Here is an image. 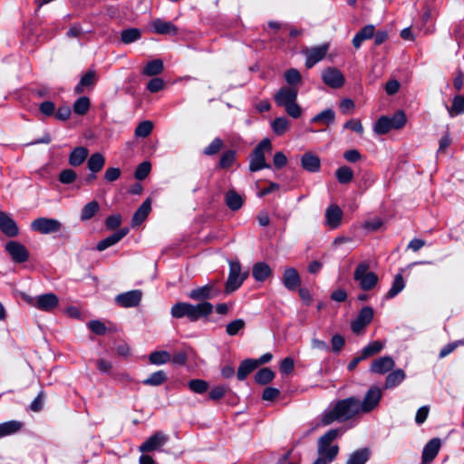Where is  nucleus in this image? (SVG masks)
Segmentation results:
<instances>
[{
    "label": "nucleus",
    "instance_id": "f257e3e1",
    "mask_svg": "<svg viewBox=\"0 0 464 464\" xmlns=\"http://www.w3.org/2000/svg\"><path fill=\"white\" fill-rule=\"evenodd\" d=\"M362 414L358 399L354 396L337 401L332 408L325 410L321 418V424L328 426L334 421H346Z\"/></svg>",
    "mask_w": 464,
    "mask_h": 464
},
{
    "label": "nucleus",
    "instance_id": "f03ea898",
    "mask_svg": "<svg viewBox=\"0 0 464 464\" xmlns=\"http://www.w3.org/2000/svg\"><path fill=\"white\" fill-rule=\"evenodd\" d=\"M213 311V305L209 302H202L198 304L179 302L170 310L174 318L187 317L190 322H196L201 317H208Z\"/></svg>",
    "mask_w": 464,
    "mask_h": 464
},
{
    "label": "nucleus",
    "instance_id": "7ed1b4c3",
    "mask_svg": "<svg viewBox=\"0 0 464 464\" xmlns=\"http://www.w3.org/2000/svg\"><path fill=\"white\" fill-rule=\"evenodd\" d=\"M341 433L340 429H332L319 438L317 449L319 457L313 464H329L335 459L339 452V447L336 444H332V442Z\"/></svg>",
    "mask_w": 464,
    "mask_h": 464
},
{
    "label": "nucleus",
    "instance_id": "20e7f679",
    "mask_svg": "<svg viewBox=\"0 0 464 464\" xmlns=\"http://www.w3.org/2000/svg\"><path fill=\"white\" fill-rule=\"evenodd\" d=\"M297 87H281L274 95V101L279 107L293 119H298L302 115V108L297 103Z\"/></svg>",
    "mask_w": 464,
    "mask_h": 464
},
{
    "label": "nucleus",
    "instance_id": "39448f33",
    "mask_svg": "<svg viewBox=\"0 0 464 464\" xmlns=\"http://www.w3.org/2000/svg\"><path fill=\"white\" fill-rule=\"evenodd\" d=\"M405 123V113L402 111H397L392 117H380L374 124L373 130L375 133L382 135L389 132L392 129H401Z\"/></svg>",
    "mask_w": 464,
    "mask_h": 464
},
{
    "label": "nucleus",
    "instance_id": "423d86ee",
    "mask_svg": "<svg viewBox=\"0 0 464 464\" xmlns=\"http://www.w3.org/2000/svg\"><path fill=\"white\" fill-rule=\"evenodd\" d=\"M21 296L29 305L44 312L53 311L59 304V298L53 293H46L36 296L22 293Z\"/></svg>",
    "mask_w": 464,
    "mask_h": 464
},
{
    "label": "nucleus",
    "instance_id": "0eeeda50",
    "mask_svg": "<svg viewBox=\"0 0 464 464\" xmlns=\"http://www.w3.org/2000/svg\"><path fill=\"white\" fill-rule=\"evenodd\" d=\"M370 266L367 262H361L353 272V278L364 291L372 290L378 283V276L369 271Z\"/></svg>",
    "mask_w": 464,
    "mask_h": 464
},
{
    "label": "nucleus",
    "instance_id": "6e6552de",
    "mask_svg": "<svg viewBox=\"0 0 464 464\" xmlns=\"http://www.w3.org/2000/svg\"><path fill=\"white\" fill-rule=\"evenodd\" d=\"M272 150L271 141L268 139H264L254 150L250 156L249 170L256 172L263 169H270V165L266 163L265 158V151Z\"/></svg>",
    "mask_w": 464,
    "mask_h": 464
},
{
    "label": "nucleus",
    "instance_id": "1a4fd4ad",
    "mask_svg": "<svg viewBox=\"0 0 464 464\" xmlns=\"http://www.w3.org/2000/svg\"><path fill=\"white\" fill-rule=\"evenodd\" d=\"M382 398V391L378 386H371L362 401L358 399V406L362 414L370 413L380 404Z\"/></svg>",
    "mask_w": 464,
    "mask_h": 464
},
{
    "label": "nucleus",
    "instance_id": "9d476101",
    "mask_svg": "<svg viewBox=\"0 0 464 464\" xmlns=\"http://www.w3.org/2000/svg\"><path fill=\"white\" fill-rule=\"evenodd\" d=\"M247 276L248 272H241V265L238 261H230L229 275L226 283V293L229 294L238 289Z\"/></svg>",
    "mask_w": 464,
    "mask_h": 464
},
{
    "label": "nucleus",
    "instance_id": "9b49d317",
    "mask_svg": "<svg viewBox=\"0 0 464 464\" xmlns=\"http://www.w3.org/2000/svg\"><path fill=\"white\" fill-rule=\"evenodd\" d=\"M63 227V224L51 218H38L31 223V229L40 234L47 235L57 233Z\"/></svg>",
    "mask_w": 464,
    "mask_h": 464
},
{
    "label": "nucleus",
    "instance_id": "f8f14e48",
    "mask_svg": "<svg viewBox=\"0 0 464 464\" xmlns=\"http://www.w3.org/2000/svg\"><path fill=\"white\" fill-rule=\"evenodd\" d=\"M220 290L216 282H211L201 287L193 289L189 292L188 297L194 301L207 302L208 299L216 297Z\"/></svg>",
    "mask_w": 464,
    "mask_h": 464
},
{
    "label": "nucleus",
    "instance_id": "ddd939ff",
    "mask_svg": "<svg viewBox=\"0 0 464 464\" xmlns=\"http://www.w3.org/2000/svg\"><path fill=\"white\" fill-rule=\"evenodd\" d=\"M373 318V309L370 306H364L359 312L357 317L352 322L351 329L356 334H361L366 325H368Z\"/></svg>",
    "mask_w": 464,
    "mask_h": 464
},
{
    "label": "nucleus",
    "instance_id": "4468645a",
    "mask_svg": "<svg viewBox=\"0 0 464 464\" xmlns=\"http://www.w3.org/2000/svg\"><path fill=\"white\" fill-rule=\"evenodd\" d=\"M169 439V436L164 432L157 431L140 446V451L150 452L160 450L168 442Z\"/></svg>",
    "mask_w": 464,
    "mask_h": 464
},
{
    "label": "nucleus",
    "instance_id": "2eb2a0df",
    "mask_svg": "<svg viewBox=\"0 0 464 464\" xmlns=\"http://www.w3.org/2000/svg\"><path fill=\"white\" fill-rule=\"evenodd\" d=\"M142 298L141 290H130L125 293H121L115 297V302L121 307L130 308L136 307L140 304Z\"/></svg>",
    "mask_w": 464,
    "mask_h": 464
},
{
    "label": "nucleus",
    "instance_id": "dca6fc26",
    "mask_svg": "<svg viewBox=\"0 0 464 464\" xmlns=\"http://www.w3.org/2000/svg\"><path fill=\"white\" fill-rule=\"evenodd\" d=\"M323 82L329 87L338 89L344 84L343 73L336 68L329 67L322 73Z\"/></svg>",
    "mask_w": 464,
    "mask_h": 464
},
{
    "label": "nucleus",
    "instance_id": "f3484780",
    "mask_svg": "<svg viewBox=\"0 0 464 464\" xmlns=\"http://www.w3.org/2000/svg\"><path fill=\"white\" fill-rule=\"evenodd\" d=\"M5 250L16 263H24L29 257V253L25 246L16 241H9L5 245Z\"/></svg>",
    "mask_w": 464,
    "mask_h": 464
},
{
    "label": "nucleus",
    "instance_id": "a211bd4d",
    "mask_svg": "<svg viewBox=\"0 0 464 464\" xmlns=\"http://www.w3.org/2000/svg\"><path fill=\"white\" fill-rule=\"evenodd\" d=\"M329 49L328 44H322L318 46L312 47L305 51L306 61L305 66L307 68H312L318 62L323 60L326 55Z\"/></svg>",
    "mask_w": 464,
    "mask_h": 464
},
{
    "label": "nucleus",
    "instance_id": "6ab92c4d",
    "mask_svg": "<svg viewBox=\"0 0 464 464\" xmlns=\"http://www.w3.org/2000/svg\"><path fill=\"white\" fill-rule=\"evenodd\" d=\"M441 448V440L439 438H433L424 446L421 455L422 464L430 463L438 455Z\"/></svg>",
    "mask_w": 464,
    "mask_h": 464
},
{
    "label": "nucleus",
    "instance_id": "aec40b11",
    "mask_svg": "<svg viewBox=\"0 0 464 464\" xmlns=\"http://www.w3.org/2000/svg\"><path fill=\"white\" fill-rule=\"evenodd\" d=\"M282 282L287 290H296L301 285V278L297 270L294 267L286 268L284 271Z\"/></svg>",
    "mask_w": 464,
    "mask_h": 464
},
{
    "label": "nucleus",
    "instance_id": "412c9836",
    "mask_svg": "<svg viewBox=\"0 0 464 464\" xmlns=\"http://www.w3.org/2000/svg\"><path fill=\"white\" fill-rule=\"evenodd\" d=\"M394 360L391 356H382L374 360L370 367L372 372L384 374L393 369Z\"/></svg>",
    "mask_w": 464,
    "mask_h": 464
},
{
    "label": "nucleus",
    "instance_id": "4be33fe9",
    "mask_svg": "<svg viewBox=\"0 0 464 464\" xmlns=\"http://www.w3.org/2000/svg\"><path fill=\"white\" fill-rule=\"evenodd\" d=\"M324 216L326 225L334 229L341 225L343 210L336 204H332L326 208Z\"/></svg>",
    "mask_w": 464,
    "mask_h": 464
},
{
    "label": "nucleus",
    "instance_id": "5701e85b",
    "mask_svg": "<svg viewBox=\"0 0 464 464\" xmlns=\"http://www.w3.org/2000/svg\"><path fill=\"white\" fill-rule=\"evenodd\" d=\"M151 26L153 32L158 34L176 35L179 32L178 27L174 24L160 18L154 19L151 22Z\"/></svg>",
    "mask_w": 464,
    "mask_h": 464
},
{
    "label": "nucleus",
    "instance_id": "b1692460",
    "mask_svg": "<svg viewBox=\"0 0 464 464\" xmlns=\"http://www.w3.org/2000/svg\"><path fill=\"white\" fill-rule=\"evenodd\" d=\"M0 230L8 237L18 235V227L14 220L2 211H0Z\"/></svg>",
    "mask_w": 464,
    "mask_h": 464
},
{
    "label": "nucleus",
    "instance_id": "393cba45",
    "mask_svg": "<svg viewBox=\"0 0 464 464\" xmlns=\"http://www.w3.org/2000/svg\"><path fill=\"white\" fill-rule=\"evenodd\" d=\"M129 232V229L127 227L121 228L115 232L114 234L107 237L106 238L101 240L97 244V250L98 251H103L107 249L108 247L114 246L117 244L120 240H121Z\"/></svg>",
    "mask_w": 464,
    "mask_h": 464
},
{
    "label": "nucleus",
    "instance_id": "a878e982",
    "mask_svg": "<svg viewBox=\"0 0 464 464\" xmlns=\"http://www.w3.org/2000/svg\"><path fill=\"white\" fill-rule=\"evenodd\" d=\"M151 210V201L150 198H147L135 211L131 224L132 227L140 226L148 217Z\"/></svg>",
    "mask_w": 464,
    "mask_h": 464
},
{
    "label": "nucleus",
    "instance_id": "bb28decb",
    "mask_svg": "<svg viewBox=\"0 0 464 464\" xmlns=\"http://www.w3.org/2000/svg\"><path fill=\"white\" fill-rule=\"evenodd\" d=\"M301 165L309 172H317L320 169L321 160L317 156L308 152L302 156Z\"/></svg>",
    "mask_w": 464,
    "mask_h": 464
},
{
    "label": "nucleus",
    "instance_id": "cd10ccee",
    "mask_svg": "<svg viewBox=\"0 0 464 464\" xmlns=\"http://www.w3.org/2000/svg\"><path fill=\"white\" fill-rule=\"evenodd\" d=\"M89 150L85 147H76L72 150L69 156V164L72 167L82 165L88 157Z\"/></svg>",
    "mask_w": 464,
    "mask_h": 464
},
{
    "label": "nucleus",
    "instance_id": "c85d7f7f",
    "mask_svg": "<svg viewBox=\"0 0 464 464\" xmlns=\"http://www.w3.org/2000/svg\"><path fill=\"white\" fill-rule=\"evenodd\" d=\"M272 271L270 266L265 262H258L254 265L252 275L256 281L263 282L267 279Z\"/></svg>",
    "mask_w": 464,
    "mask_h": 464
},
{
    "label": "nucleus",
    "instance_id": "c756f323",
    "mask_svg": "<svg viewBox=\"0 0 464 464\" xmlns=\"http://www.w3.org/2000/svg\"><path fill=\"white\" fill-rule=\"evenodd\" d=\"M258 366V362L253 359H246L244 360L237 370V379L239 381H243L246 378V376L251 373Z\"/></svg>",
    "mask_w": 464,
    "mask_h": 464
},
{
    "label": "nucleus",
    "instance_id": "7c9ffc66",
    "mask_svg": "<svg viewBox=\"0 0 464 464\" xmlns=\"http://www.w3.org/2000/svg\"><path fill=\"white\" fill-rule=\"evenodd\" d=\"M96 73L94 71H88L84 75L82 76L80 82L74 88V92L80 94L84 92L85 88L92 86L96 82Z\"/></svg>",
    "mask_w": 464,
    "mask_h": 464
},
{
    "label": "nucleus",
    "instance_id": "2f4dec72",
    "mask_svg": "<svg viewBox=\"0 0 464 464\" xmlns=\"http://www.w3.org/2000/svg\"><path fill=\"white\" fill-rule=\"evenodd\" d=\"M406 378V374L403 370L397 369L390 372L385 380L384 388L392 389L401 383Z\"/></svg>",
    "mask_w": 464,
    "mask_h": 464
},
{
    "label": "nucleus",
    "instance_id": "473e14b6",
    "mask_svg": "<svg viewBox=\"0 0 464 464\" xmlns=\"http://www.w3.org/2000/svg\"><path fill=\"white\" fill-rule=\"evenodd\" d=\"M100 210V205L96 200H92L85 204L81 211V221H88L92 218Z\"/></svg>",
    "mask_w": 464,
    "mask_h": 464
},
{
    "label": "nucleus",
    "instance_id": "72a5a7b5",
    "mask_svg": "<svg viewBox=\"0 0 464 464\" xmlns=\"http://www.w3.org/2000/svg\"><path fill=\"white\" fill-rule=\"evenodd\" d=\"M105 165V158L102 153L92 154L87 160V168L91 172H100Z\"/></svg>",
    "mask_w": 464,
    "mask_h": 464
},
{
    "label": "nucleus",
    "instance_id": "f704fd0d",
    "mask_svg": "<svg viewBox=\"0 0 464 464\" xmlns=\"http://www.w3.org/2000/svg\"><path fill=\"white\" fill-rule=\"evenodd\" d=\"M225 201L231 210H238L243 205L242 197L234 189H230L226 193Z\"/></svg>",
    "mask_w": 464,
    "mask_h": 464
},
{
    "label": "nucleus",
    "instance_id": "c9c22d12",
    "mask_svg": "<svg viewBox=\"0 0 464 464\" xmlns=\"http://www.w3.org/2000/svg\"><path fill=\"white\" fill-rule=\"evenodd\" d=\"M405 287V282L401 274H397L394 276L392 285L387 294L385 295L386 299H391L395 297L400 292H401Z\"/></svg>",
    "mask_w": 464,
    "mask_h": 464
},
{
    "label": "nucleus",
    "instance_id": "e433bc0d",
    "mask_svg": "<svg viewBox=\"0 0 464 464\" xmlns=\"http://www.w3.org/2000/svg\"><path fill=\"white\" fill-rule=\"evenodd\" d=\"M163 69V62L160 59H154L146 64L142 70V73L147 76H155L160 74Z\"/></svg>",
    "mask_w": 464,
    "mask_h": 464
},
{
    "label": "nucleus",
    "instance_id": "4c0bfd02",
    "mask_svg": "<svg viewBox=\"0 0 464 464\" xmlns=\"http://www.w3.org/2000/svg\"><path fill=\"white\" fill-rule=\"evenodd\" d=\"M370 458V450L368 449H361L351 454L346 464H365Z\"/></svg>",
    "mask_w": 464,
    "mask_h": 464
},
{
    "label": "nucleus",
    "instance_id": "58836bf2",
    "mask_svg": "<svg viewBox=\"0 0 464 464\" xmlns=\"http://www.w3.org/2000/svg\"><path fill=\"white\" fill-rule=\"evenodd\" d=\"M334 119L335 112L332 109H327L314 116L311 122L330 125L334 123Z\"/></svg>",
    "mask_w": 464,
    "mask_h": 464
},
{
    "label": "nucleus",
    "instance_id": "ea45409f",
    "mask_svg": "<svg viewBox=\"0 0 464 464\" xmlns=\"http://www.w3.org/2000/svg\"><path fill=\"white\" fill-rule=\"evenodd\" d=\"M166 380V372L162 370H160L151 373L147 379L143 380L142 383L148 386H159L165 382Z\"/></svg>",
    "mask_w": 464,
    "mask_h": 464
},
{
    "label": "nucleus",
    "instance_id": "a19ab883",
    "mask_svg": "<svg viewBox=\"0 0 464 464\" xmlns=\"http://www.w3.org/2000/svg\"><path fill=\"white\" fill-rule=\"evenodd\" d=\"M448 112L451 118L464 113V97L457 95L453 98L452 105L447 106Z\"/></svg>",
    "mask_w": 464,
    "mask_h": 464
},
{
    "label": "nucleus",
    "instance_id": "79ce46f5",
    "mask_svg": "<svg viewBox=\"0 0 464 464\" xmlns=\"http://www.w3.org/2000/svg\"><path fill=\"white\" fill-rule=\"evenodd\" d=\"M150 362L156 365H161L171 360V355L167 351H155L149 356Z\"/></svg>",
    "mask_w": 464,
    "mask_h": 464
},
{
    "label": "nucleus",
    "instance_id": "37998d69",
    "mask_svg": "<svg viewBox=\"0 0 464 464\" xmlns=\"http://www.w3.org/2000/svg\"><path fill=\"white\" fill-rule=\"evenodd\" d=\"M22 423L16 420L6 421L0 424V438L17 432Z\"/></svg>",
    "mask_w": 464,
    "mask_h": 464
},
{
    "label": "nucleus",
    "instance_id": "c03bdc74",
    "mask_svg": "<svg viewBox=\"0 0 464 464\" xmlns=\"http://www.w3.org/2000/svg\"><path fill=\"white\" fill-rule=\"evenodd\" d=\"M141 37V32L138 28H129L121 32V40L123 44H129L138 41Z\"/></svg>",
    "mask_w": 464,
    "mask_h": 464
},
{
    "label": "nucleus",
    "instance_id": "a18cd8bd",
    "mask_svg": "<svg viewBox=\"0 0 464 464\" xmlns=\"http://www.w3.org/2000/svg\"><path fill=\"white\" fill-rule=\"evenodd\" d=\"M335 176L339 183L347 184L353 179V171L348 166H342L337 169Z\"/></svg>",
    "mask_w": 464,
    "mask_h": 464
},
{
    "label": "nucleus",
    "instance_id": "49530a36",
    "mask_svg": "<svg viewBox=\"0 0 464 464\" xmlns=\"http://www.w3.org/2000/svg\"><path fill=\"white\" fill-rule=\"evenodd\" d=\"M91 106L90 99L87 96L78 98L73 103V111L78 115H85Z\"/></svg>",
    "mask_w": 464,
    "mask_h": 464
},
{
    "label": "nucleus",
    "instance_id": "de8ad7c7",
    "mask_svg": "<svg viewBox=\"0 0 464 464\" xmlns=\"http://www.w3.org/2000/svg\"><path fill=\"white\" fill-rule=\"evenodd\" d=\"M275 377V372L270 368H262L255 375V381L258 384H267Z\"/></svg>",
    "mask_w": 464,
    "mask_h": 464
},
{
    "label": "nucleus",
    "instance_id": "09e8293b",
    "mask_svg": "<svg viewBox=\"0 0 464 464\" xmlns=\"http://www.w3.org/2000/svg\"><path fill=\"white\" fill-rule=\"evenodd\" d=\"M246 327V322L239 318L236 319L226 325V332L229 336L239 334Z\"/></svg>",
    "mask_w": 464,
    "mask_h": 464
},
{
    "label": "nucleus",
    "instance_id": "8fccbe9b",
    "mask_svg": "<svg viewBox=\"0 0 464 464\" xmlns=\"http://www.w3.org/2000/svg\"><path fill=\"white\" fill-rule=\"evenodd\" d=\"M271 126L276 134L282 135L287 130L289 121L285 117H278L273 121Z\"/></svg>",
    "mask_w": 464,
    "mask_h": 464
},
{
    "label": "nucleus",
    "instance_id": "3c124183",
    "mask_svg": "<svg viewBox=\"0 0 464 464\" xmlns=\"http://www.w3.org/2000/svg\"><path fill=\"white\" fill-rule=\"evenodd\" d=\"M383 348V343L380 341H374L368 345H366L362 351V358H368L370 356H372L378 353H380Z\"/></svg>",
    "mask_w": 464,
    "mask_h": 464
},
{
    "label": "nucleus",
    "instance_id": "603ef678",
    "mask_svg": "<svg viewBox=\"0 0 464 464\" xmlns=\"http://www.w3.org/2000/svg\"><path fill=\"white\" fill-rule=\"evenodd\" d=\"M188 388L195 393L202 394L208 389V383L201 379H193L188 382Z\"/></svg>",
    "mask_w": 464,
    "mask_h": 464
},
{
    "label": "nucleus",
    "instance_id": "864d4df0",
    "mask_svg": "<svg viewBox=\"0 0 464 464\" xmlns=\"http://www.w3.org/2000/svg\"><path fill=\"white\" fill-rule=\"evenodd\" d=\"M76 178L77 174L73 169H65L60 172L58 179L62 184L69 185L73 183L76 180Z\"/></svg>",
    "mask_w": 464,
    "mask_h": 464
},
{
    "label": "nucleus",
    "instance_id": "5fc2aeb1",
    "mask_svg": "<svg viewBox=\"0 0 464 464\" xmlns=\"http://www.w3.org/2000/svg\"><path fill=\"white\" fill-rule=\"evenodd\" d=\"M153 129V125L150 121L140 122L135 129V135L140 138L148 137Z\"/></svg>",
    "mask_w": 464,
    "mask_h": 464
},
{
    "label": "nucleus",
    "instance_id": "6e6d98bb",
    "mask_svg": "<svg viewBox=\"0 0 464 464\" xmlns=\"http://www.w3.org/2000/svg\"><path fill=\"white\" fill-rule=\"evenodd\" d=\"M285 79L289 84L288 87H296V84L301 82V74L296 69H289L285 72Z\"/></svg>",
    "mask_w": 464,
    "mask_h": 464
},
{
    "label": "nucleus",
    "instance_id": "4d7b16f0",
    "mask_svg": "<svg viewBox=\"0 0 464 464\" xmlns=\"http://www.w3.org/2000/svg\"><path fill=\"white\" fill-rule=\"evenodd\" d=\"M236 160V152L234 150L225 151L219 160V167L222 169H228L232 166Z\"/></svg>",
    "mask_w": 464,
    "mask_h": 464
},
{
    "label": "nucleus",
    "instance_id": "13d9d810",
    "mask_svg": "<svg viewBox=\"0 0 464 464\" xmlns=\"http://www.w3.org/2000/svg\"><path fill=\"white\" fill-rule=\"evenodd\" d=\"M151 165L149 161H143L140 163L134 173L135 179L138 180L144 179L150 172Z\"/></svg>",
    "mask_w": 464,
    "mask_h": 464
},
{
    "label": "nucleus",
    "instance_id": "bf43d9fd",
    "mask_svg": "<svg viewBox=\"0 0 464 464\" xmlns=\"http://www.w3.org/2000/svg\"><path fill=\"white\" fill-rule=\"evenodd\" d=\"M223 146V141L219 138H215L211 143L204 149V154L212 156L217 154Z\"/></svg>",
    "mask_w": 464,
    "mask_h": 464
},
{
    "label": "nucleus",
    "instance_id": "052dcab7",
    "mask_svg": "<svg viewBox=\"0 0 464 464\" xmlns=\"http://www.w3.org/2000/svg\"><path fill=\"white\" fill-rule=\"evenodd\" d=\"M227 388L226 386L218 385L215 386L209 392V399L212 401H218L225 396Z\"/></svg>",
    "mask_w": 464,
    "mask_h": 464
},
{
    "label": "nucleus",
    "instance_id": "680f3d73",
    "mask_svg": "<svg viewBox=\"0 0 464 464\" xmlns=\"http://www.w3.org/2000/svg\"><path fill=\"white\" fill-rule=\"evenodd\" d=\"M164 81L160 78L155 77L152 78L147 84V89L150 92H157L161 91L164 88Z\"/></svg>",
    "mask_w": 464,
    "mask_h": 464
},
{
    "label": "nucleus",
    "instance_id": "e2e57ef3",
    "mask_svg": "<svg viewBox=\"0 0 464 464\" xmlns=\"http://www.w3.org/2000/svg\"><path fill=\"white\" fill-rule=\"evenodd\" d=\"M344 129H350L359 134H362L363 132V127L362 125V122L358 119H352L347 121L344 125Z\"/></svg>",
    "mask_w": 464,
    "mask_h": 464
},
{
    "label": "nucleus",
    "instance_id": "0e129e2a",
    "mask_svg": "<svg viewBox=\"0 0 464 464\" xmlns=\"http://www.w3.org/2000/svg\"><path fill=\"white\" fill-rule=\"evenodd\" d=\"M90 329L96 334L102 335L106 333V326L105 324L99 321V320H93L89 323Z\"/></svg>",
    "mask_w": 464,
    "mask_h": 464
},
{
    "label": "nucleus",
    "instance_id": "69168bd1",
    "mask_svg": "<svg viewBox=\"0 0 464 464\" xmlns=\"http://www.w3.org/2000/svg\"><path fill=\"white\" fill-rule=\"evenodd\" d=\"M44 394L43 392H40L35 399L30 404V410L38 412L43 409L44 406Z\"/></svg>",
    "mask_w": 464,
    "mask_h": 464
},
{
    "label": "nucleus",
    "instance_id": "338daca9",
    "mask_svg": "<svg viewBox=\"0 0 464 464\" xmlns=\"http://www.w3.org/2000/svg\"><path fill=\"white\" fill-rule=\"evenodd\" d=\"M121 171L119 168H109L104 173V179L108 182H113L121 177Z\"/></svg>",
    "mask_w": 464,
    "mask_h": 464
},
{
    "label": "nucleus",
    "instance_id": "774afa93",
    "mask_svg": "<svg viewBox=\"0 0 464 464\" xmlns=\"http://www.w3.org/2000/svg\"><path fill=\"white\" fill-rule=\"evenodd\" d=\"M295 362L290 357L285 358L280 364V371L285 374H289L294 371Z\"/></svg>",
    "mask_w": 464,
    "mask_h": 464
}]
</instances>
